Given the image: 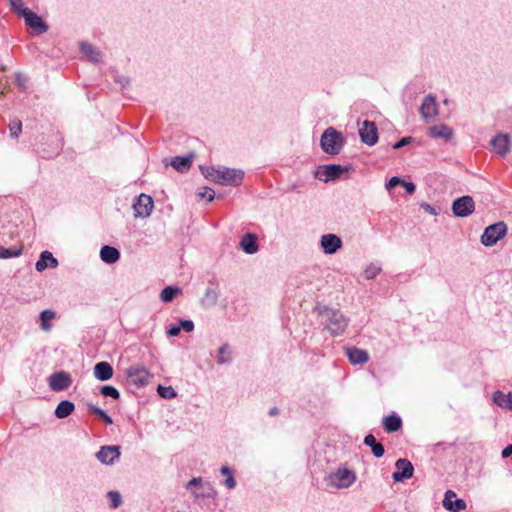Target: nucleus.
<instances>
[{"label": "nucleus", "instance_id": "13d9d810", "mask_svg": "<svg viewBox=\"0 0 512 512\" xmlns=\"http://www.w3.org/2000/svg\"><path fill=\"white\" fill-rule=\"evenodd\" d=\"M20 79H21V75H20V74H18V75H17V81H18V84H19V85H23V84H22V81H20Z\"/></svg>", "mask_w": 512, "mask_h": 512}, {"label": "nucleus", "instance_id": "603ef678", "mask_svg": "<svg viewBox=\"0 0 512 512\" xmlns=\"http://www.w3.org/2000/svg\"><path fill=\"white\" fill-rule=\"evenodd\" d=\"M180 331H181V327L180 325H171L169 327V329L167 330V334L168 336H171V337H175V336H178L180 334Z\"/></svg>", "mask_w": 512, "mask_h": 512}, {"label": "nucleus", "instance_id": "f704fd0d", "mask_svg": "<svg viewBox=\"0 0 512 512\" xmlns=\"http://www.w3.org/2000/svg\"><path fill=\"white\" fill-rule=\"evenodd\" d=\"M220 473L226 476L224 481V485L228 489H234L236 487V480L233 475V471L228 466H222L220 468Z\"/></svg>", "mask_w": 512, "mask_h": 512}, {"label": "nucleus", "instance_id": "ddd939ff", "mask_svg": "<svg viewBox=\"0 0 512 512\" xmlns=\"http://www.w3.org/2000/svg\"><path fill=\"white\" fill-rule=\"evenodd\" d=\"M72 384V378L69 373L59 371L49 377V387L52 391L59 392L69 388Z\"/></svg>", "mask_w": 512, "mask_h": 512}, {"label": "nucleus", "instance_id": "7c9ffc66", "mask_svg": "<svg viewBox=\"0 0 512 512\" xmlns=\"http://www.w3.org/2000/svg\"><path fill=\"white\" fill-rule=\"evenodd\" d=\"M232 362L231 347L225 343L218 349L217 363L220 365L229 364Z\"/></svg>", "mask_w": 512, "mask_h": 512}, {"label": "nucleus", "instance_id": "8fccbe9b", "mask_svg": "<svg viewBox=\"0 0 512 512\" xmlns=\"http://www.w3.org/2000/svg\"><path fill=\"white\" fill-rule=\"evenodd\" d=\"M115 82L120 85L121 89L126 88L129 85V78L123 75L116 76Z\"/></svg>", "mask_w": 512, "mask_h": 512}, {"label": "nucleus", "instance_id": "9b49d317", "mask_svg": "<svg viewBox=\"0 0 512 512\" xmlns=\"http://www.w3.org/2000/svg\"><path fill=\"white\" fill-rule=\"evenodd\" d=\"M395 467L396 471L392 474V479L395 482H403L413 476L414 467L409 460L400 458L395 462Z\"/></svg>", "mask_w": 512, "mask_h": 512}, {"label": "nucleus", "instance_id": "cd10ccee", "mask_svg": "<svg viewBox=\"0 0 512 512\" xmlns=\"http://www.w3.org/2000/svg\"><path fill=\"white\" fill-rule=\"evenodd\" d=\"M100 258L107 264H114L119 260L120 252L115 247L105 245L100 250Z\"/></svg>", "mask_w": 512, "mask_h": 512}, {"label": "nucleus", "instance_id": "6e6552de", "mask_svg": "<svg viewBox=\"0 0 512 512\" xmlns=\"http://www.w3.org/2000/svg\"><path fill=\"white\" fill-rule=\"evenodd\" d=\"M347 170L348 169L346 167L339 164L322 165L319 166L315 172V177L320 181L329 182L340 178L343 173L347 172Z\"/></svg>", "mask_w": 512, "mask_h": 512}, {"label": "nucleus", "instance_id": "393cba45", "mask_svg": "<svg viewBox=\"0 0 512 512\" xmlns=\"http://www.w3.org/2000/svg\"><path fill=\"white\" fill-rule=\"evenodd\" d=\"M429 135L435 139L450 140L453 130L446 124H439L429 128Z\"/></svg>", "mask_w": 512, "mask_h": 512}, {"label": "nucleus", "instance_id": "a18cd8bd", "mask_svg": "<svg viewBox=\"0 0 512 512\" xmlns=\"http://www.w3.org/2000/svg\"><path fill=\"white\" fill-rule=\"evenodd\" d=\"M403 183V179H401L400 177L398 176H393L392 178H390V180L386 183V189L387 190H391L393 189L394 187L398 186V185H402Z\"/></svg>", "mask_w": 512, "mask_h": 512}, {"label": "nucleus", "instance_id": "5701e85b", "mask_svg": "<svg viewBox=\"0 0 512 512\" xmlns=\"http://www.w3.org/2000/svg\"><path fill=\"white\" fill-rule=\"evenodd\" d=\"M94 376L100 381H107L113 376V367L106 361L98 362L94 366Z\"/></svg>", "mask_w": 512, "mask_h": 512}, {"label": "nucleus", "instance_id": "e433bc0d", "mask_svg": "<svg viewBox=\"0 0 512 512\" xmlns=\"http://www.w3.org/2000/svg\"><path fill=\"white\" fill-rule=\"evenodd\" d=\"M88 411L96 416H98L101 420H103L107 425H111L113 423L112 418L101 408L93 405H87Z\"/></svg>", "mask_w": 512, "mask_h": 512}, {"label": "nucleus", "instance_id": "c9c22d12", "mask_svg": "<svg viewBox=\"0 0 512 512\" xmlns=\"http://www.w3.org/2000/svg\"><path fill=\"white\" fill-rule=\"evenodd\" d=\"M510 400V392L508 394H505L501 391H496L493 393V402L501 407L509 410V402Z\"/></svg>", "mask_w": 512, "mask_h": 512}, {"label": "nucleus", "instance_id": "72a5a7b5", "mask_svg": "<svg viewBox=\"0 0 512 512\" xmlns=\"http://www.w3.org/2000/svg\"><path fill=\"white\" fill-rule=\"evenodd\" d=\"M218 301V292L212 287H207L202 298V304L207 307L216 305Z\"/></svg>", "mask_w": 512, "mask_h": 512}, {"label": "nucleus", "instance_id": "aec40b11", "mask_svg": "<svg viewBox=\"0 0 512 512\" xmlns=\"http://www.w3.org/2000/svg\"><path fill=\"white\" fill-rule=\"evenodd\" d=\"M240 248L247 254H255L259 250L258 238L253 233H246L242 236Z\"/></svg>", "mask_w": 512, "mask_h": 512}, {"label": "nucleus", "instance_id": "c756f323", "mask_svg": "<svg viewBox=\"0 0 512 512\" xmlns=\"http://www.w3.org/2000/svg\"><path fill=\"white\" fill-rule=\"evenodd\" d=\"M75 409V405L73 402L69 400H63L61 401L55 411L54 414L58 419H64L68 417Z\"/></svg>", "mask_w": 512, "mask_h": 512}, {"label": "nucleus", "instance_id": "6e6d98bb", "mask_svg": "<svg viewBox=\"0 0 512 512\" xmlns=\"http://www.w3.org/2000/svg\"><path fill=\"white\" fill-rule=\"evenodd\" d=\"M268 414L270 416H276L279 414V409L277 407H272L269 409Z\"/></svg>", "mask_w": 512, "mask_h": 512}, {"label": "nucleus", "instance_id": "49530a36", "mask_svg": "<svg viewBox=\"0 0 512 512\" xmlns=\"http://www.w3.org/2000/svg\"><path fill=\"white\" fill-rule=\"evenodd\" d=\"M179 325L181 330H184L185 332L189 333L194 330V323L192 320H180Z\"/></svg>", "mask_w": 512, "mask_h": 512}, {"label": "nucleus", "instance_id": "4c0bfd02", "mask_svg": "<svg viewBox=\"0 0 512 512\" xmlns=\"http://www.w3.org/2000/svg\"><path fill=\"white\" fill-rule=\"evenodd\" d=\"M22 254V248L12 247L5 248L0 246V259H8L12 257H18Z\"/></svg>", "mask_w": 512, "mask_h": 512}, {"label": "nucleus", "instance_id": "473e14b6", "mask_svg": "<svg viewBox=\"0 0 512 512\" xmlns=\"http://www.w3.org/2000/svg\"><path fill=\"white\" fill-rule=\"evenodd\" d=\"M56 316L55 312L53 310H43L40 315V327L43 331H50L52 328V325L50 321L54 319Z\"/></svg>", "mask_w": 512, "mask_h": 512}, {"label": "nucleus", "instance_id": "39448f33", "mask_svg": "<svg viewBox=\"0 0 512 512\" xmlns=\"http://www.w3.org/2000/svg\"><path fill=\"white\" fill-rule=\"evenodd\" d=\"M356 479L355 472L346 467H339L326 477L328 485L337 489L349 488L355 483Z\"/></svg>", "mask_w": 512, "mask_h": 512}, {"label": "nucleus", "instance_id": "412c9836", "mask_svg": "<svg viewBox=\"0 0 512 512\" xmlns=\"http://www.w3.org/2000/svg\"><path fill=\"white\" fill-rule=\"evenodd\" d=\"M81 53L92 63L96 64L102 60V52L94 45L82 42L80 44Z\"/></svg>", "mask_w": 512, "mask_h": 512}, {"label": "nucleus", "instance_id": "58836bf2", "mask_svg": "<svg viewBox=\"0 0 512 512\" xmlns=\"http://www.w3.org/2000/svg\"><path fill=\"white\" fill-rule=\"evenodd\" d=\"M381 272V265L378 263L369 264L364 270V277L367 280L374 279Z\"/></svg>", "mask_w": 512, "mask_h": 512}, {"label": "nucleus", "instance_id": "864d4df0", "mask_svg": "<svg viewBox=\"0 0 512 512\" xmlns=\"http://www.w3.org/2000/svg\"><path fill=\"white\" fill-rule=\"evenodd\" d=\"M420 207L423 210H425L426 212H428L429 214H431V215H437L438 214L436 209L433 206H431L430 204L426 203V202L421 203Z\"/></svg>", "mask_w": 512, "mask_h": 512}, {"label": "nucleus", "instance_id": "f8f14e48", "mask_svg": "<svg viewBox=\"0 0 512 512\" xmlns=\"http://www.w3.org/2000/svg\"><path fill=\"white\" fill-rule=\"evenodd\" d=\"M21 17L25 19V23L28 27L35 30L37 34H42L48 31V25L43 21V19L37 15L36 13L29 10H22Z\"/></svg>", "mask_w": 512, "mask_h": 512}, {"label": "nucleus", "instance_id": "a19ab883", "mask_svg": "<svg viewBox=\"0 0 512 512\" xmlns=\"http://www.w3.org/2000/svg\"><path fill=\"white\" fill-rule=\"evenodd\" d=\"M101 394L104 397H110V398H112L114 400H118L120 398L119 391L114 386H111V385L103 386L101 388Z\"/></svg>", "mask_w": 512, "mask_h": 512}, {"label": "nucleus", "instance_id": "f257e3e1", "mask_svg": "<svg viewBox=\"0 0 512 512\" xmlns=\"http://www.w3.org/2000/svg\"><path fill=\"white\" fill-rule=\"evenodd\" d=\"M204 177L215 184L224 186H239L244 179V171L226 166L200 167Z\"/></svg>", "mask_w": 512, "mask_h": 512}, {"label": "nucleus", "instance_id": "37998d69", "mask_svg": "<svg viewBox=\"0 0 512 512\" xmlns=\"http://www.w3.org/2000/svg\"><path fill=\"white\" fill-rule=\"evenodd\" d=\"M109 500H110V507L113 509H116L120 506L122 499L121 495L117 491H109L107 494Z\"/></svg>", "mask_w": 512, "mask_h": 512}, {"label": "nucleus", "instance_id": "de8ad7c7", "mask_svg": "<svg viewBox=\"0 0 512 512\" xmlns=\"http://www.w3.org/2000/svg\"><path fill=\"white\" fill-rule=\"evenodd\" d=\"M199 198H207L208 202H211L215 198V192L211 188H206V191L199 192L198 194Z\"/></svg>", "mask_w": 512, "mask_h": 512}, {"label": "nucleus", "instance_id": "3c124183", "mask_svg": "<svg viewBox=\"0 0 512 512\" xmlns=\"http://www.w3.org/2000/svg\"><path fill=\"white\" fill-rule=\"evenodd\" d=\"M402 186L405 188L406 193L409 195H412L416 190V186L412 182L403 180Z\"/></svg>", "mask_w": 512, "mask_h": 512}, {"label": "nucleus", "instance_id": "20e7f679", "mask_svg": "<svg viewBox=\"0 0 512 512\" xmlns=\"http://www.w3.org/2000/svg\"><path fill=\"white\" fill-rule=\"evenodd\" d=\"M320 146L326 154L337 155L344 146V138L335 128L328 127L321 135Z\"/></svg>", "mask_w": 512, "mask_h": 512}, {"label": "nucleus", "instance_id": "79ce46f5", "mask_svg": "<svg viewBox=\"0 0 512 512\" xmlns=\"http://www.w3.org/2000/svg\"><path fill=\"white\" fill-rule=\"evenodd\" d=\"M157 392L164 399H172L177 395L176 391L171 386L165 387L159 385L157 387Z\"/></svg>", "mask_w": 512, "mask_h": 512}, {"label": "nucleus", "instance_id": "2f4dec72", "mask_svg": "<svg viewBox=\"0 0 512 512\" xmlns=\"http://www.w3.org/2000/svg\"><path fill=\"white\" fill-rule=\"evenodd\" d=\"M182 290L177 286H166L160 293V299L164 303L171 302Z\"/></svg>", "mask_w": 512, "mask_h": 512}, {"label": "nucleus", "instance_id": "f3484780", "mask_svg": "<svg viewBox=\"0 0 512 512\" xmlns=\"http://www.w3.org/2000/svg\"><path fill=\"white\" fill-rule=\"evenodd\" d=\"M120 457V446H102L96 453V458L105 465L113 464Z\"/></svg>", "mask_w": 512, "mask_h": 512}, {"label": "nucleus", "instance_id": "423d86ee", "mask_svg": "<svg viewBox=\"0 0 512 512\" xmlns=\"http://www.w3.org/2000/svg\"><path fill=\"white\" fill-rule=\"evenodd\" d=\"M507 233V225L503 222H497L485 228L481 235V243L486 247L495 245Z\"/></svg>", "mask_w": 512, "mask_h": 512}, {"label": "nucleus", "instance_id": "9d476101", "mask_svg": "<svg viewBox=\"0 0 512 512\" xmlns=\"http://www.w3.org/2000/svg\"><path fill=\"white\" fill-rule=\"evenodd\" d=\"M154 208V202L151 196L147 194H140L133 203L135 217L146 218L149 217Z\"/></svg>", "mask_w": 512, "mask_h": 512}, {"label": "nucleus", "instance_id": "4d7b16f0", "mask_svg": "<svg viewBox=\"0 0 512 512\" xmlns=\"http://www.w3.org/2000/svg\"><path fill=\"white\" fill-rule=\"evenodd\" d=\"M508 402H509V410L512 411V390L510 391V400L508 399Z\"/></svg>", "mask_w": 512, "mask_h": 512}, {"label": "nucleus", "instance_id": "bb28decb", "mask_svg": "<svg viewBox=\"0 0 512 512\" xmlns=\"http://www.w3.org/2000/svg\"><path fill=\"white\" fill-rule=\"evenodd\" d=\"M383 428L387 433L397 432L402 427V419L393 413L383 418Z\"/></svg>", "mask_w": 512, "mask_h": 512}, {"label": "nucleus", "instance_id": "b1692460", "mask_svg": "<svg viewBox=\"0 0 512 512\" xmlns=\"http://www.w3.org/2000/svg\"><path fill=\"white\" fill-rule=\"evenodd\" d=\"M58 265V260L49 251H43L40 254L39 260L36 262L35 268L38 272L44 271L46 268H55Z\"/></svg>", "mask_w": 512, "mask_h": 512}, {"label": "nucleus", "instance_id": "1a4fd4ad", "mask_svg": "<svg viewBox=\"0 0 512 512\" xmlns=\"http://www.w3.org/2000/svg\"><path fill=\"white\" fill-rule=\"evenodd\" d=\"M452 212L456 217L465 218L475 210V202L469 195L461 196L452 203Z\"/></svg>", "mask_w": 512, "mask_h": 512}, {"label": "nucleus", "instance_id": "2eb2a0df", "mask_svg": "<svg viewBox=\"0 0 512 512\" xmlns=\"http://www.w3.org/2000/svg\"><path fill=\"white\" fill-rule=\"evenodd\" d=\"M442 505L449 512H460L467 507L466 502L461 498H457L453 490H447L445 492Z\"/></svg>", "mask_w": 512, "mask_h": 512}, {"label": "nucleus", "instance_id": "a878e982", "mask_svg": "<svg viewBox=\"0 0 512 512\" xmlns=\"http://www.w3.org/2000/svg\"><path fill=\"white\" fill-rule=\"evenodd\" d=\"M346 355L349 361L354 364H364L369 360V355L365 350L352 347L346 350Z\"/></svg>", "mask_w": 512, "mask_h": 512}, {"label": "nucleus", "instance_id": "c85d7f7f", "mask_svg": "<svg viewBox=\"0 0 512 512\" xmlns=\"http://www.w3.org/2000/svg\"><path fill=\"white\" fill-rule=\"evenodd\" d=\"M363 443L371 448V451L376 458H380L384 455V446L381 443L377 442L373 434H367L364 437Z\"/></svg>", "mask_w": 512, "mask_h": 512}, {"label": "nucleus", "instance_id": "f03ea898", "mask_svg": "<svg viewBox=\"0 0 512 512\" xmlns=\"http://www.w3.org/2000/svg\"><path fill=\"white\" fill-rule=\"evenodd\" d=\"M185 489L189 491L195 503L205 505L214 501L217 491L209 481H205L201 477L192 478L186 485Z\"/></svg>", "mask_w": 512, "mask_h": 512}, {"label": "nucleus", "instance_id": "5fc2aeb1", "mask_svg": "<svg viewBox=\"0 0 512 512\" xmlns=\"http://www.w3.org/2000/svg\"><path fill=\"white\" fill-rule=\"evenodd\" d=\"M503 458L512 457V443L507 445L501 452Z\"/></svg>", "mask_w": 512, "mask_h": 512}, {"label": "nucleus", "instance_id": "dca6fc26", "mask_svg": "<svg viewBox=\"0 0 512 512\" xmlns=\"http://www.w3.org/2000/svg\"><path fill=\"white\" fill-rule=\"evenodd\" d=\"M361 141L369 146H373L378 141L377 127L374 122L365 120L359 129Z\"/></svg>", "mask_w": 512, "mask_h": 512}, {"label": "nucleus", "instance_id": "6ab92c4d", "mask_svg": "<svg viewBox=\"0 0 512 512\" xmlns=\"http://www.w3.org/2000/svg\"><path fill=\"white\" fill-rule=\"evenodd\" d=\"M494 152L501 157H504L509 151L511 140L508 134L500 133L490 140Z\"/></svg>", "mask_w": 512, "mask_h": 512}, {"label": "nucleus", "instance_id": "4468645a", "mask_svg": "<svg viewBox=\"0 0 512 512\" xmlns=\"http://www.w3.org/2000/svg\"><path fill=\"white\" fill-rule=\"evenodd\" d=\"M341 238L333 233L324 234L320 238V247L325 254H335L342 247Z\"/></svg>", "mask_w": 512, "mask_h": 512}, {"label": "nucleus", "instance_id": "4be33fe9", "mask_svg": "<svg viewBox=\"0 0 512 512\" xmlns=\"http://www.w3.org/2000/svg\"><path fill=\"white\" fill-rule=\"evenodd\" d=\"M193 159V153L185 156H175L171 159L170 165L178 172L185 173L191 168Z\"/></svg>", "mask_w": 512, "mask_h": 512}, {"label": "nucleus", "instance_id": "c03bdc74", "mask_svg": "<svg viewBox=\"0 0 512 512\" xmlns=\"http://www.w3.org/2000/svg\"><path fill=\"white\" fill-rule=\"evenodd\" d=\"M11 9L21 16L22 10H29L23 6V0H9Z\"/></svg>", "mask_w": 512, "mask_h": 512}, {"label": "nucleus", "instance_id": "0eeeda50", "mask_svg": "<svg viewBox=\"0 0 512 512\" xmlns=\"http://www.w3.org/2000/svg\"><path fill=\"white\" fill-rule=\"evenodd\" d=\"M128 381L137 388L146 386L150 381L149 371L142 365L130 366L126 370Z\"/></svg>", "mask_w": 512, "mask_h": 512}, {"label": "nucleus", "instance_id": "ea45409f", "mask_svg": "<svg viewBox=\"0 0 512 512\" xmlns=\"http://www.w3.org/2000/svg\"><path fill=\"white\" fill-rule=\"evenodd\" d=\"M10 136L12 138H18L22 131V122L19 119H13L8 124Z\"/></svg>", "mask_w": 512, "mask_h": 512}, {"label": "nucleus", "instance_id": "09e8293b", "mask_svg": "<svg viewBox=\"0 0 512 512\" xmlns=\"http://www.w3.org/2000/svg\"><path fill=\"white\" fill-rule=\"evenodd\" d=\"M413 141V138L408 136V137H403L401 138L399 141H397L394 145H393V148L394 149H400L408 144H410L411 142Z\"/></svg>", "mask_w": 512, "mask_h": 512}, {"label": "nucleus", "instance_id": "a211bd4d", "mask_svg": "<svg viewBox=\"0 0 512 512\" xmlns=\"http://www.w3.org/2000/svg\"><path fill=\"white\" fill-rule=\"evenodd\" d=\"M420 115L424 119H431L438 115V105L436 97L433 94H428L422 101L419 108Z\"/></svg>", "mask_w": 512, "mask_h": 512}, {"label": "nucleus", "instance_id": "7ed1b4c3", "mask_svg": "<svg viewBox=\"0 0 512 512\" xmlns=\"http://www.w3.org/2000/svg\"><path fill=\"white\" fill-rule=\"evenodd\" d=\"M320 315L325 319L326 328L333 336L343 334L349 324V319L337 309L324 307Z\"/></svg>", "mask_w": 512, "mask_h": 512}]
</instances>
